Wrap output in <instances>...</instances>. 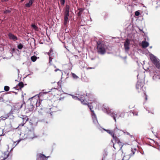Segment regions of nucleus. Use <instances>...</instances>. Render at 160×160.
<instances>
[{
    "instance_id": "1",
    "label": "nucleus",
    "mask_w": 160,
    "mask_h": 160,
    "mask_svg": "<svg viewBox=\"0 0 160 160\" xmlns=\"http://www.w3.org/2000/svg\"><path fill=\"white\" fill-rule=\"evenodd\" d=\"M97 52L101 55H103L106 52L105 45L100 42H97Z\"/></svg>"
},
{
    "instance_id": "2",
    "label": "nucleus",
    "mask_w": 160,
    "mask_h": 160,
    "mask_svg": "<svg viewBox=\"0 0 160 160\" xmlns=\"http://www.w3.org/2000/svg\"><path fill=\"white\" fill-rule=\"evenodd\" d=\"M28 137L29 139L33 140L37 138L39 136L35 133L34 128H32L28 132Z\"/></svg>"
},
{
    "instance_id": "3",
    "label": "nucleus",
    "mask_w": 160,
    "mask_h": 160,
    "mask_svg": "<svg viewBox=\"0 0 160 160\" xmlns=\"http://www.w3.org/2000/svg\"><path fill=\"white\" fill-rule=\"evenodd\" d=\"M28 137L29 139L33 140L37 138L39 136L35 133L34 128H32L28 132Z\"/></svg>"
},
{
    "instance_id": "4",
    "label": "nucleus",
    "mask_w": 160,
    "mask_h": 160,
    "mask_svg": "<svg viewBox=\"0 0 160 160\" xmlns=\"http://www.w3.org/2000/svg\"><path fill=\"white\" fill-rule=\"evenodd\" d=\"M115 141V143L113 144V147L117 151H119L121 150L122 148L123 145L122 142H121L119 139L118 138H117L116 139L114 140Z\"/></svg>"
},
{
    "instance_id": "5",
    "label": "nucleus",
    "mask_w": 160,
    "mask_h": 160,
    "mask_svg": "<svg viewBox=\"0 0 160 160\" xmlns=\"http://www.w3.org/2000/svg\"><path fill=\"white\" fill-rule=\"evenodd\" d=\"M53 110V108L46 109V115L48 118H52L56 115V112Z\"/></svg>"
},
{
    "instance_id": "6",
    "label": "nucleus",
    "mask_w": 160,
    "mask_h": 160,
    "mask_svg": "<svg viewBox=\"0 0 160 160\" xmlns=\"http://www.w3.org/2000/svg\"><path fill=\"white\" fill-rule=\"evenodd\" d=\"M69 6L67 5L65 7V12L64 13V25H66L67 24L68 22H69V19L68 17L69 15Z\"/></svg>"
},
{
    "instance_id": "7",
    "label": "nucleus",
    "mask_w": 160,
    "mask_h": 160,
    "mask_svg": "<svg viewBox=\"0 0 160 160\" xmlns=\"http://www.w3.org/2000/svg\"><path fill=\"white\" fill-rule=\"evenodd\" d=\"M150 58L152 62L155 65L156 67L159 69L160 68V64L155 57L153 55H151L150 56Z\"/></svg>"
},
{
    "instance_id": "8",
    "label": "nucleus",
    "mask_w": 160,
    "mask_h": 160,
    "mask_svg": "<svg viewBox=\"0 0 160 160\" xmlns=\"http://www.w3.org/2000/svg\"><path fill=\"white\" fill-rule=\"evenodd\" d=\"M22 117H20L19 119V121L21 122V123L19 125L18 127L24 126V125L29 120L28 116L22 115Z\"/></svg>"
},
{
    "instance_id": "9",
    "label": "nucleus",
    "mask_w": 160,
    "mask_h": 160,
    "mask_svg": "<svg viewBox=\"0 0 160 160\" xmlns=\"http://www.w3.org/2000/svg\"><path fill=\"white\" fill-rule=\"evenodd\" d=\"M23 104L21 102H18L15 103L12 108V112H17L22 107Z\"/></svg>"
},
{
    "instance_id": "10",
    "label": "nucleus",
    "mask_w": 160,
    "mask_h": 160,
    "mask_svg": "<svg viewBox=\"0 0 160 160\" xmlns=\"http://www.w3.org/2000/svg\"><path fill=\"white\" fill-rule=\"evenodd\" d=\"M144 83L142 82H138L136 85V88L138 92H140L142 89Z\"/></svg>"
},
{
    "instance_id": "11",
    "label": "nucleus",
    "mask_w": 160,
    "mask_h": 160,
    "mask_svg": "<svg viewBox=\"0 0 160 160\" xmlns=\"http://www.w3.org/2000/svg\"><path fill=\"white\" fill-rule=\"evenodd\" d=\"M86 97V96L85 95H82L80 97V98L78 99V100L80 101L82 104L85 105H86L88 103V102L85 100Z\"/></svg>"
},
{
    "instance_id": "12",
    "label": "nucleus",
    "mask_w": 160,
    "mask_h": 160,
    "mask_svg": "<svg viewBox=\"0 0 160 160\" xmlns=\"http://www.w3.org/2000/svg\"><path fill=\"white\" fill-rule=\"evenodd\" d=\"M130 44V40L128 39H127L126 40L125 42H124V47L125 48V50L126 51H128L130 48L129 47V46Z\"/></svg>"
},
{
    "instance_id": "13",
    "label": "nucleus",
    "mask_w": 160,
    "mask_h": 160,
    "mask_svg": "<svg viewBox=\"0 0 160 160\" xmlns=\"http://www.w3.org/2000/svg\"><path fill=\"white\" fill-rule=\"evenodd\" d=\"M48 157H46L44 154L41 153L38 155V160H47Z\"/></svg>"
},
{
    "instance_id": "14",
    "label": "nucleus",
    "mask_w": 160,
    "mask_h": 160,
    "mask_svg": "<svg viewBox=\"0 0 160 160\" xmlns=\"http://www.w3.org/2000/svg\"><path fill=\"white\" fill-rule=\"evenodd\" d=\"M24 87V84L23 82H20L15 87V88L17 90H21V89Z\"/></svg>"
},
{
    "instance_id": "15",
    "label": "nucleus",
    "mask_w": 160,
    "mask_h": 160,
    "mask_svg": "<svg viewBox=\"0 0 160 160\" xmlns=\"http://www.w3.org/2000/svg\"><path fill=\"white\" fill-rule=\"evenodd\" d=\"M107 132L110 134L112 137L113 140L116 139L117 137V136L115 135V134L114 133V132L110 130H106Z\"/></svg>"
},
{
    "instance_id": "16",
    "label": "nucleus",
    "mask_w": 160,
    "mask_h": 160,
    "mask_svg": "<svg viewBox=\"0 0 160 160\" xmlns=\"http://www.w3.org/2000/svg\"><path fill=\"white\" fill-rule=\"evenodd\" d=\"M9 153L8 151L5 152L3 153L2 158H3L1 160H5L9 156Z\"/></svg>"
},
{
    "instance_id": "17",
    "label": "nucleus",
    "mask_w": 160,
    "mask_h": 160,
    "mask_svg": "<svg viewBox=\"0 0 160 160\" xmlns=\"http://www.w3.org/2000/svg\"><path fill=\"white\" fill-rule=\"evenodd\" d=\"M8 36L10 39H12L14 41H16L18 40V38L17 36L11 33H9Z\"/></svg>"
},
{
    "instance_id": "18",
    "label": "nucleus",
    "mask_w": 160,
    "mask_h": 160,
    "mask_svg": "<svg viewBox=\"0 0 160 160\" xmlns=\"http://www.w3.org/2000/svg\"><path fill=\"white\" fill-rule=\"evenodd\" d=\"M149 45V43L146 41H143L142 43V46L143 48H146Z\"/></svg>"
},
{
    "instance_id": "19",
    "label": "nucleus",
    "mask_w": 160,
    "mask_h": 160,
    "mask_svg": "<svg viewBox=\"0 0 160 160\" xmlns=\"http://www.w3.org/2000/svg\"><path fill=\"white\" fill-rule=\"evenodd\" d=\"M49 92H51V93L54 96L56 95V94H57L58 91L57 89H53L51 90V91Z\"/></svg>"
},
{
    "instance_id": "20",
    "label": "nucleus",
    "mask_w": 160,
    "mask_h": 160,
    "mask_svg": "<svg viewBox=\"0 0 160 160\" xmlns=\"http://www.w3.org/2000/svg\"><path fill=\"white\" fill-rule=\"evenodd\" d=\"M51 51L48 52V56H49V63H50V64H52L51 63L52 62V58L51 54Z\"/></svg>"
},
{
    "instance_id": "21",
    "label": "nucleus",
    "mask_w": 160,
    "mask_h": 160,
    "mask_svg": "<svg viewBox=\"0 0 160 160\" xmlns=\"http://www.w3.org/2000/svg\"><path fill=\"white\" fill-rule=\"evenodd\" d=\"M79 12L78 13V16L79 17H80L81 16V15L83 12V9L82 8H80L79 9Z\"/></svg>"
},
{
    "instance_id": "22",
    "label": "nucleus",
    "mask_w": 160,
    "mask_h": 160,
    "mask_svg": "<svg viewBox=\"0 0 160 160\" xmlns=\"http://www.w3.org/2000/svg\"><path fill=\"white\" fill-rule=\"evenodd\" d=\"M32 1H29V2L28 3H26L25 4V6L27 7H30L32 4Z\"/></svg>"
},
{
    "instance_id": "23",
    "label": "nucleus",
    "mask_w": 160,
    "mask_h": 160,
    "mask_svg": "<svg viewBox=\"0 0 160 160\" xmlns=\"http://www.w3.org/2000/svg\"><path fill=\"white\" fill-rule=\"evenodd\" d=\"M31 59L32 62H35L37 59V57L35 55H34L31 57Z\"/></svg>"
},
{
    "instance_id": "24",
    "label": "nucleus",
    "mask_w": 160,
    "mask_h": 160,
    "mask_svg": "<svg viewBox=\"0 0 160 160\" xmlns=\"http://www.w3.org/2000/svg\"><path fill=\"white\" fill-rule=\"evenodd\" d=\"M36 106H37V109L38 110H39L40 109H42V108H41V107L40 106L39 104V103H37L38 100H36Z\"/></svg>"
},
{
    "instance_id": "25",
    "label": "nucleus",
    "mask_w": 160,
    "mask_h": 160,
    "mask_svg": "<svg viewBox=\"0 0 160 160\" xmlns=\"http://www.w3.org/2000/svg\"><path fill=\"white\" fill-rule=\"evenodd\" d=\"M92 112L91 115L92 116V118H96V116L95 114V113L94 111L92 110V109L91 110H90Z\"/></svg>"
},
{
    "instance_id": "26",
    "label": "nucleus",
    "mask_w": 160,
    "mask_h": 160,
    "mask_svg": "<svg viewBox=\"0 0 160 160\" xmlns=\"http://www.w3.org/2000/svg\"><path fill=\"white\" fill-rule=\"evenodd\" d=\"M86 105H87L88 106V107L89 108L90 110L92 109L93 108V107L92 106V103L88 102V104H87Z\"/></svg>"
},
{
    "instance_id": "27",
    "label": "nucleus",
    "mask_w": 160,
    "mask_h": 160,
    "mask_svg": "<svg viewBox=\"0 0 160 160\" xmlns=\"http://www.w3.org/2000/svg\"><path fill=\"white\" fill-rule=\"evenodd\" d=\"M72 76L73 78L75 79H77L78 78V77L77 76L75 73H72Z\"/></svg>"
},
{
    "instance_id": "28",
    "label": "nucleus",
    "mask_w": 160,
    "mask_h": 160,
    "mask_svg": "<svg viewBox=\"0 0 160 160\" xmlns=\"http://www.w3.org/2000/svg\"><path fill=\"white\" fill-rule=\"evenodd\" d=\"M9 117L8 115V114H6L4 116H2L1 117L2 119L3 120H5L6 119L8 118Z\"/></svg>"
},
{
    "instance_id": "29",
    "label": "nucleus",
    "mask_w": 160,
    "mask_h": 160,
    "mask_svg": "<svg viewBox=\"0 0 160 160\" xmlns=\"http://www.w3.org/2000/svg\"><path fill=\"white\" fill-rule=\"evenodd\" d=\"M111 116L112 117H113V119L115 120V121L116 122V116H117V115L115 114L114 113V114L111 113Z\"/></svg>"
},
{
    "instance_id": "30",
    "label": "nucleus",
    "mask_w": 160,
    "mask_h": 160,
    "mask_svg": "<svg viewBox=\"0 0 160 160\" xmlns=\"http://www.w3.org/2000/svg\"><path fill=\"white\" fill-rule=\"evenodd\" d=\"M23 47V45L21 43L19 44L18 46V48L19 49H21Z\"/></svg>"
},
{
    "instance_id": "31",
    "label": "nucleus",
    "mask_w": 160,
    "mask_h": 160,
    "mask_svg": "<svg viewBox=\"0 0 160 160\" xmlns=\"http://www.w3.org/2000/svg\"><path fill=\"white\" fill-rule=\"evenodd\" d=\"M9 87L6 86L4 87V90L6 91H8L9 89Z\"/></svg>"
},
{
    "instance_id": "32",
    "label": "nucleus",
    "mask_w": 160,
    "mask_h": 160,
    "mask_svg": "<svg viewBox=\"0 0 160 160\" xmlns=\"http://www.w3.org/2000/svg\"><path fill=\"white\" fill-rule=\"evenodd\" d=\"M32 26L34 29H35L36 30H38V28L35 25L32 24Z\"/></svg>"
},
{
    "instance_id": "33",
    "label": "nucleus",
    "mask_w": 160,
    "mask_h": 160,
    "mask_svg": "<svg viewBox=\"0 0 160 160\" xmlns=\"http://www.w3.org/2000/svg\"><path fill=\"white\" fill-rule=\"evenodd\" d=\"M30 108H29V111H32L33 110V109H34V107L33 106V105H30Z\"/></svg>"
},
{
    "instance_id": "34",
    "label": "nucleus",
    "mask_w": 160,
    "mask_h": 160,
    "mask_svg": "<svg viewBox=\"0 0 160 160\" xmlns=\"http://www.w3.org/2000/svg\"><path fill=\"white\" fill-rule=\"evenodd\" d=\"M11 12V11L10 9H8L7 10H6L5 11H4V13H9L10 12Z\"/></svg>"
},
{
    "instance_id": "35",
    "label": "nucleus",
    "mask_w": 160,
    "mask_h": 160,
    "mask_svg": "<svg viewBox=\"0 0 160 160\" xmlns=\"http://www.w3.org/2000/svg\"><path fill=\"white\" fill-rule=\"evenodd\" d=\"M149 112L153 114L154 113V110L152 108H151L149 110Z\"/></svg>"
},
{
    "instance_id": "36",
    "label": "nucleus",
    "mask_w": 160,
    "mask_h": 160,
    "mask_svg": "<svg viewBox=\"0 0 160 160\" xmlns=\"http://www.w3.org/2000/svg\"><path fill=\"white\" fill-rule=\"evenodd\" d=\"M124 116V113L123 112H122L120 115V117H122V118H123Z\"/></svg>"
},
{
    "instance_id": "37",
    "label": "nucleus",
    "mask_w": 160,
    "mask_h": 160,
    "mask_svg": "<svg viewBox=\"0 0 160 160\" xmlns=\"http://www.w3.org/2000/svg\"><path fill=\"white\" fill-rule=\"evenodd\" d=\"M140 12L138 11L135 12V14L136 16H138L140 15Z\"/></svg>"
},
{
    "instance_id": "38",
    "label": "nucleus",
    "mask_w": 160,
    "mask_h": 160,
    "mask_svg": "<svg viewBox=\"0 0 160 160\" xmlns=\"http://www.w3.org/2000/svg\"><path fill=\"white\" fill-rule=\"evenodd\" d=\"M72 98H73L75 99H77L78 100V99H79L80 98H78V97H77V96H72Z\"/></svg>"
},
{
    "instance_id": "39",
    "label": "nucleus",
    "mask_w": 160,
    "mask_h": 160,
    "mask_svg": "<svg viewBox=\"0 0 160 160\" xmlns=\"http://www.w3.org/2000/svg\"><path fill=\"white\" fill-rule=\"evenodd\" d=\"M132 152L130 154V156H132L135 153L132 150Z\"/></svg>"
},
{
    "instance_id": "40",
    "label": "nucleus",
    "mask_w": 160,
    "mask_h": 160,
    "mask_svg": "<svg viewBox=\"0 0 160 160\" xmlns=\"http://www.w3.org/2000/svg\"><path fill=\"white\" fill-rule=\"evenodd\" d=\"M145 94V100L146 101L147 100V95H146V94H145V93H144Z\"/></svg>"
},
{
    "instance_id": "41",
    "label": "nucleus",
    "mask_w": 160,
    "mask_h": 160,
    "mask_svg": "<svg viewBox=\"0 0 160 160\" xmlns=\"http://www.w3.org/2000/svg\"><path fill=\"white\" fill-rule=\"evenodd\" d=\"M62 1L61 4L62 5L64 4L65 3V1Z\"/></svg>"
},
{
    "instance_id": "42",
    "label": "nucleus",
    "mask_w": 160,
    "mask_h": 160,
    "mask_svg": "<svg viewBox=\"0 0 160 160\" xmlns=\"http://www.w3.org/2000/svg\"><path fill=\"white\" fill-rule=\"evenodd\" d=\"M64 99V97L61 98H59V100H63Z\"/></svg>"
},
{
    "instance_id": "43",
    "label": "nucleus",
    "mask_w": 160,
    "mask_h": 160,
    "mask_svg": "<svg viewBox=\"0 0 160 160\" xmlns=\"http://www.w3.org/2000/svg\"><path fill=\"white\" fill-rule=\"evenodd\" d=\"M105 109H106V111H108V107L107 108V107L105 108Z\"/></svg>"
},
{
    "instance_id": "44",
    "label": "nucleus",
    "mask_w": 160,
    "mask_h": 160,
    "mask_svg": "<svg viewBox=\"0 0 160 160\" xmlns=\"http://www.w3.org/2000/svg\"><path fill=\"white\" fill-rule=\"evenodd\" d=\"M3 99V98L2 97L0 98V101L2 100Z\"/></svg>"
},
{
    "instance_id": "45",
    "label": "nucleus",
    "mask_w": 160,
    "mask_h": 160,
    "mask_svg": "<svg viewBox=\"0 0 160 160\" xmlns=\"http://www.w3.org/2000/svg\"><path fill=\"white\" fill-rule=\"evenodd\" d=\"M58 70H59V69H56L55 70V72H56L57 71H58Z\"/></svg>"
},
{
    "instance_id": "46",
    "label": "nucleus",
    "mask_w": 160,
    "mask_h": 160,
    "mask_svg": "<svg viewBox=\"0 0 160 160\" xmlns=\"http://www.w3.org/2000/svg\"><path fill=\"white\" fill-rule=\"evenodd\" d=\"M135 115H138V113H136L135 112Z\"/></svg>"
},
{
    "instance_id": "47",
    "label": "nucleus",
    "mask_w": 160,
    "mask_h": 160,
    "mask_svg": "<svg viewBox=\"0 0 160 160\" xmlns=\"http://www.w3.org/2000/svg\"><path fill=\"white\" fill-rule=\"evenodd\" d=\"M19 142V141H18V142H17V144H18V143Z\"/></svg>"
},
{
    "instance_id": "48",
    "label": "nucleus",
    "mask_w": 160,
    "mask_h": 160,
    "mask_svg": "<svg viewBox=\"0 0 160 160\" xmlns=\"http://www.w3.org/2000/svg\"><path fill=\"white\" fill-rule=\"evenodd\" d=\"M115 160H117V159H115Z\"/></svg>"
}]
</instances>
